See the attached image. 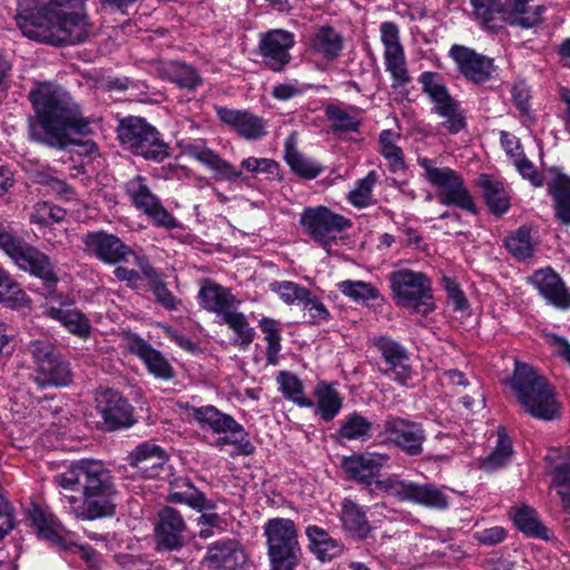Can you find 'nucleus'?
I'll return each mask as SVG.
<instances>
[{
    "instance_id": "nucleus-10",
    "label": "nucleus",
    "mask_w": 570,
    "mask_h": 570,
    "mask_svg": "<svg viewBox=\"0 0 570 570\" xmlns=\"http://www.w3.org/2000/svg\"><path fill=\"white\" fill-rule=\"evenodd\" d=\"M303 232L316 244L330 250L337 235L352 227L351 219L325 206L307 207L299 217Z\"/></svg>"
},
{
    "instance_id": "nucleus-42",
    "label": "nucleus",
    "mask_w": 570,
    "mask_h": 570,
    "mask_svg": "<svg viewBox=\"0 0 570 570\" xmlns=\"http://www.w3.org/2000/svg\"><path fill=\"white\" fill-rule=\"evenodd\" d=\"M548 193L552 198L556 219L570 225V180H551Z\"/></svg>"
},
{
    "instance_id": "nucleus-33",
    "label": "nucleus",
    "mask_w": 570,
    "mask_h": 570,
    "mask_svg": "<svg viewBox=\"0 0 570 570\" xmlns=\"http://www.w3.org/2000/svg\"><path fill=\"white\" fill-rule=\"evenodd\" d=\"M340 520L344 531L354 538L366 539L372 531L366 510L352 499L342 501Z\"/></svg>"
},
{
    "instance_id": "nucleus-30",
    "label": "nucleus",
    "mask_w": 570,
    "mask_h": 570,
    "mask_svg": "<svg viewBox=\"0 0 570 570\" xmlns=\"http://www.w3.org/2000/svg\"><path fill=\"white\" fill-rule=\"evenodd\" d=\"M344 47L342 35L333 27H317L311 36L309 49L326 61L336 60Z\"/></svg>"
},
{
    "instance_id": "nucleus-55",
    "label": "nucleus",
    "mask_w": 570,
    "mask_h": 570,
    "mask_svg": "<svg viewBox=\"0 0 570 570\" xmlns=\"http://www.w3.org/2000/svg\"><path fill=\"white\" fill-rule=\"evenodd\" d=\"M513 453L512 442L503 428L498 430V441L493 451L485 459L483 466L488 470H495L504 466Z\"/></svg>"
},
{
    "instance_id": "nucleus-47",
    "label": "nucleus",
    "mask_w": 570,
    "mask_h": 570,
    "mask_svg": "<svg viewBox=\"0 0 570 570\" xmlns=\"http://www.w3.org/2000/svg\"><path fill=\"white\" fill-rule=\"evenodd\" d=\"M504 244L510 254L520 262H525L533 256L535 245L531 238L530 229L525 226L519 227L509 235Z\"/></svg>"
},
{
    "instance_id": "nucleus-54",
    "label": "nucleus",
    "mask_w": 570,
    "mask_h": 570,
    "mask_svg": "<svg viewBox=\"0 0 570 570\" xmlns=\"http://www.w3.org/2000/svg\"><path fill=\"white\" fill-rule=\"evenodd\" d=\"M384 63L393 78V87L404 86L411 81L403 48L384 51Z\"/></svg>"
},
{
    "instance_id": "nucleus-12",
    "label": "nucleus",
    "mask_w": 570,
    "mask_h": 570,
    "mask_svg": "<svg viewBox=\"0 0 570 570\" xmlns=\"http://www.w3.org/2000/svg\"><path fill=\"white\" fill-rule=\"evenodd\" d=\"M383 434L389 443L409 456H419L423 453L426 432L419 422L390 414L384 420Z\"/></svg>"
},
{
    "instance_id": "nucleus-29",
    "label": "nucleus",
    "mask_w": 570,
    "mask_h": 570,
    "mask_svg": "<svg viewBox=\"0 0 570 570\" xmlns=\"http://www.w3.org/2000/svg\"><path fill=\"white\" fill-rule=\"evenodd\" d=\"M422 91L429 97L433 105V111L438 114L450 109L460 102L453 98L444 82L443 77L433 71H424L419 77Z\"/></svg>"
},
{
    "instance_id": "nucleus-59",
    "label": "nucleus",
    "mask_w": 570,
    "mask_h": 570,
    "mask_svg": "<svg viewBox=\"0 0 570 570\" xmlns=\"http://www.w3.org/2000/svg\"><path fill=\"white\" fill-rule=\"evenodd\" d=\"M299 307L309 324L320 325L331 318V313L323 301L312 291Z\"/></svg>"
},
{
    "instance_id": "nucleus-22",
    "label": "nucleus",
    "mask_w": 570,
    "mask_h": 570,
    "mask_svg": "<svg viewBox=\"0 0 570 570\" xmlns=\"http://www.w3.org/2000/svg\"><path fill=\"white\" fill-rule=\"evenodd\" d=\"M197 298L202 308L214 313L219 320L240 305L230 288L209 278L202 282Z\"/></svg>"
},
{
    "instance_id": "nucleus-35",
    "label": "nucleus",
    "mask_w": 570,
    "mask_h": 570,
    "mask_svg": "<svg viewBox=\"0 0 570 570\" xmlns=\"http://www.w3.org/2000/svg\"><path fill=\"white\" fill-rule=\"evenodd\" d=\"M436 186V198L441 204L455 205L474 213L475 206L463 180H432Z\"/></svg>"
},
{
    "instance_id": "nucleus-2",
    "label": "nucleus",
    "mask_w": 570,
    "mask_h": 570,
    "mask_svg": "<svg viewBox=\"0 0 570 570\" xmlns=\"http://www.w3.org/2000/svg\"><path fill=\"white\" fill-rule=\"evenodd\" d=\"M29 98L36 112L29 125L32 140L63 149L92 132L78 104L61 88L43 83L32 90Z\"/></svg>"
},
{
    "instance_id": "nucleus-50",
    "label": "nucleus",
    "mask_w": 570,
    "mask_h": 570,
    "mask_svg": "<svg viewBox=\"0 0 570 570\" xmlns=\"http://www.w3.org/2000/svg\"><path fill=\"white\" fill-rule=\"evenodd\" d=\"M337 289L355 303L367 304L380 297V291L364 281H342L337 284Z\"/></svg>"
},
{
    "instance_id": "nucleus-9",
    "label": "nucleus",
    "mask_w": 570,
    "mask_h": 570,
    "mask_svg": "<svg viewBox=\"0 0 570 570\" xmlns=\"http://www.w3.org/2000/svg\"><path fill=\"white\" fill-rule=\"evenodd\" d=\"M122 147L145 159L161 161L168 156L167 145L159 138L155 127L140 118H128L118 128Z\"/></svg>"
},
{
    "instance_id": "nucleus-56",
    "label": "nucleus",
    "mask_w": 570,
    "mask_h": 570,
    "mask_svg": "<svg viewBox=\"0 0 570 570\" xmlns=\"http://www.w3.org/2000/svg\"><path fill=\"white\" fill-rule=\"evenodd\" d=\"M237 543L233 540L217 541L208 548L206 560L216 567L230 568L236 562Z\"/></svg>"
},
{
    "instance_id": "nucleus-18",
    "label": "nucleus",
    "mask_w": 570,
    "mask_h": 570,
    "mask_svg": "<svg viewBox=\"0 0 570 570\" xmlns=\"http://www.w3.org/2000/svg\"><path fill=\"white\" fill-rule=\"evenodd\" d=\"M293 33L284 30H272L262 35L258 51L263 63L275 72L282 71L289 63V50L294 47Z\"/></svg>"
},
{
    "instance_id": "nucleus-58",
    "label": "nucleus",
    "mask_w": 570,
    "mask_h": 570,
    "mask_svg": "<svg viewBox=\"0 0 570 570\" xmlns=\"http://www.w3.org/2000/svg\"><path fill=\"white\" fill-rule=\"evenodd\" d=\"M325 112L335 132H356L360 128V119L337 106H328Z\"/></svg>"
},
{
    "instance_id": "nucleus-64",
    "label": "nucleus",
    "mask_w": 570,
    "mask_h": 570,
    "mask_svg": "<svg viewBox=\"0 0 570 570\" xmlns=\"http://www.w3.org/2000/svg\"><path fill=\"white\" fill-rule=\"evenodd\" d=\"M436 115L443 118L441 126L452 135L460 132L466 126L465 114L460 104L450 109L439 111Z\"/></svg>"
},
{
    "instance_id": "nucleus-4",
    "label": "nucleus",
    "mask_w": 570,
    "mask_h": 570,
    "mask_svg": "<svg viewBox=\"0 0 570 570\" xmlns=\"http://www.w3.org/2000/svg\"><path fill=\"white\" fill-rule=\"evenodd\" d=\"M387 278L399 307L423 317L434 312L432 282L424 273L402 268L390 273Z\"/></svg>"
},
{
    "instance_id": "nucleus-21",
    "label": "nucleus",
    "mask_w": 570,
    "mask_h": 570,
    "mask_svg": "<svg viewBox=\"0 0 570 570\" xmlns=\"http://www.w3.org/2000/svg\"><path fill=\"white\" fill-rule=\"evenodd\" d=\"M450 56L456 63L460 72L475 83L487 81L494 71L492 59L468 47L455 45L451 48Z\"/></svg>"
},
{
    "instance_id": "nucleus-48",
    "label": "nucleus",
    "mask_w": 570,
    "mask_h": 570,
    "mask_svg": "<svg viewBox=\"0 0 570 570\" xmlns=\"http://www.w3.org/2000/svg\"><path fill=\"white\" fill-rule=\"evenodd\" d=\"M269 291L287 306H301L311 289L292 281H274L268 285Z\"/></svg>"
},
{
    "instance_id": "nucleus-28",
    "label": "nucleus",
    "mask_w": 570,
    "mask_h": 570,
    "mask_svg": "<svg viewBox=\"0 0 570 570\" xmlns=\"http://www.w3.org/2000/svg\"><path fill=\"white\" fill-rule=\"evenodd\" d=\"M311 552L322 562H330L342 556L344 544L332 538L322 527L311 524L305 529Z\"/></svg>"
},
{
    "instance_id": "nucleus-20",
    "label": "nucleus",
    "mask_w": 570,
    "mask_h": 570,
    "mask_svg": "<svg viewBox=\"0 0 570 570\" xmlns=\"http://www.w3.org/2000/svg\"><path fill=\"white\" fill-rule=\"evenodd\" d=\"M529 283L538 291L542 298L558 309L570 308V292L558 273L552 268L535 271Z\"/></svg>"
},
{
    "instance_id": "nucleus-45",
    "label": "nucleus",
    "mask_w": 570,
    "mask_h": 570,
    "mask_svg": "<svg viewBox=\"0 0 570 570\" xmlns=\"http://www.w3.org/2000/svg\"><path fill=\"white\" fill-rule=\"evenodd\" d=\"M513 522L528 537L548 539V529L539 520L535 510L528 505L515 509Z\"/></svg>"
},
{
    "instance_id": "nucleus-3",
    "label": "nucleus",
    "mask_w": 570,
    "mask_h": 570,
    "mask_svg": "<svg viewBox=\"0 0 570 570\" xmlns=\"http://www.w3.org/2000/svg\"><path fill=\"white\" fill-rule=\"evenodd\" d=\"M509 385L519 404L532 417L551 421L558 415L559 407L553 389L530 365L515 361Z\"/></svg>"
},
{
    "instance_id": "nucleus-52",
    "label": "nucleus",
    "mask_w": 570,
    "mask_h": 570,
    "mask_svg": "<svg viewBox=\"0 0 570 570\" xmlns=\"http://www.w3.org/2000/svg\"><path fill=\"white\" fill-rule=\"evenodd\" d=\"M0 302L8 307H20L28 304V297L10 274L0 267Z\"/></svg>"
},
{
    "instance_id": "nucleus-62",
    "label": "nucleus",
    "mask_w": 570,
    "mask_h": 570,
    "mask_svg": "<svg viewBox=\"0 0 570 570\" xmlns=\"http://www.w3.org/2000/svg\"><path fill=\"white\" fill-rule=\"evenodd\" d=\"M196 159L200 163L207 165L215 171L226 175L229 177H239L242 175L240 171L236 170L226 160L222 159L217 154L208 148H202L200 150L195 153Z\"/></svg>"
},
{
    "instance_id": "nucleus-7",
    "label": "nucleus",
    "mask_w": 570,
    "mask_h": 570,
    "mask_svg": "<svg viewBox=\"0 0 570 570\" xmlns=\"http://www.w3.org/2000/svg\"><path fill=\"white\" fill-rule=\"evenodd\" d=\"M35 363L33 381L40 387H63L72 382V372L59 350L50 342L35 340L28 344Z\"/></svg>"
},
{
    "instance_id": "nucleus-53",
    "label": "nucleus",
    "mask_w": 570,
    "mask_h": 570,
    "mask_svg": "<svg viewBox=\"0 0 570 570\" xmlns=\"http://www.w3.org/2000/svg\"><path fill=\"white\" fill-rule=\"evenodd\" d=\"M553 482L561 498L563 511L567 513L563 522L570 535V459L556 468Z\"/></svg>"
},
{
    "instance_id": "nucleus-49",
    "label": "nucleus",
    "mask_w": 570,
    "mask_h": 570,
    "mask_svg": "<svg viewBox=\"0 0 570 570\" xmlns=\"http://www.w3.org/2000/svg\"><path fill=\"white\" fill-rule=\"evenodd\" d=\"M530 0H507L510 11L508 13L509 23L522 28H532L541 21V7L529 10L527 3Z\"/></svg>"
},
{
    "instance_id": "nucleus-57",
    "label": "nucleus",
    "mask_w": 570,
    "mask_h": 570,
    "mask_svg": "<svg viewBox=\"0 0 570 570\" xmlns=\"http://www.w3.org/2000/svg\"><path fill=\"white\" fill-rule=\"evenodd\" d=\"M66 215V210L59 206L51 205L47 202L38 203L35 205L33 212L30 215V223L47 227L63 222Z\"/></svg>"
},
{
    "instance_id": "nucleus-44",
    "label": "nucleus",
    "mask_w": 570,
    "mask_h": 570,
    "mask_svg": "<svg viewBox=\"0 0 570 570\" xmlns=\"http://www.w3.org/2000/svg\"><path fill=\"white\" fill-rule=\"evenodd\" d=\"M219 322L233 331L235 344L240 348L246 350L253 343L256 334L255 330L248 323L246 315L239 312L238 308L230 311Z\"/></svg>"
},
{
    "instance_id": "nucleus-40",
    "label": "nucleus",
    "mask_w": 570,
    "mask_h": 570,
    "mask_svg": "<svg viewBox=\"0 0 570 570\" xmlns=\"http://www.w3.org/2000/svg\"><path fill=\"white\" fill-rule=\"evenodd\" d=\"M276 382L278 384V391L285 399L292 401L299 407L314 406V401L305 395L303 382L297 375L287 371H281L276 376Z\"/></svg>"
},
{
    "instance_id": "nucleus-5",
    "label": "nucleus",
    "mask_w": 570,
    "mask_h": 570,
    "mask_svg": "<svg viewBox=\"0 0 570 570\" xmlns=\"http://www.w3.org/2000/svg\"><path fill=\"white\" fill-rule=\"evenodd\" d=\"M53 483L65 491H115V478L104 462L82 459L72 462L63 472L53 476Z\"/></svg>"
},
{
    "instance_id": "nucleus-1",
    "label": "nucleus",
    "mask_w": 570,
    "mask_h": 570,
    "mask_svg": "<svg viewBox=\"0 0 570 570\" xmlns=\"http://www.w3.org/2000/svg\"><path fill=\"white\" fill-rule=\"evenodd\" d=\"M86 0H18L17 26L31 40L52 46L87 40Z\"/></svg>"
},
{
    "instance_id": "nucleus-31",
    "label": "nucleus",
    "mask_w": 570,
    "mask_h": 570,
    "mask_svg": "<svg viewBox=\"0 0 570 570\" xmlns=\"http://www.w3.org/2000/svg\"><path fill=\"white\" fill-rule=\"evenodd\" d=\"M46 314L79 338L86 340L91 335L92 326L87 315L77 308H70L66 302L60 307L47 308Z\"/></svg>"
},
{
    "instance_id": "nucleus-39",
    "label": "nucleus",
    "mask_w": 570,
    "mask_h": 570,
    "mask_svg": "<svg viewBox=\"0 0 570 570\" xmlns=\"http://www.w3.org/2000/svg\"><path fill=\"white\" fill-rule=\"evenodd\" d=\"M258 326L264 334V342L266 344V362L268 365H277L281 360L282 351V328L279 323L271 317H263L259 320Z\"/></svg>"
},
{
    "instance_id": "nucleus-24",
    "label": "nucleus",
    "mask_w": 570,
    "mask_h": 570,
    "mask_svg": "<svg viewBox=\"0 0 570 570\" xmlns=\"http://www.w3.org/2000/svg\"><path fill=\"white\" fill-rule=\"evenodd\" d=\"M215 110L218 119L244 139L257 140L266 135L264 119L248 110L222 106L215 107Z\"/></svg>"
},
{
    "instance_id": "nucleus-43",
    "label": "nucleus",
    "mask_w": 570,
    "mask_h": 570,
    "mask_svg": "<svg viewBox=\"0 0 570 570\" xmlns=\"http://www.w3.org/2000/svg\"><path fill=\"white\" fill-rule=\"evenodd\" d=\"M285 160L292 170L304 178H315L323 174V167L294 148L291 139L285 144Z\"/></svg>"
},
{
    "instance_id": "nucleus-41",
    "label": "nucleus",
    "mask_w": 570,
    "mask_h": 570,
    "mask_svg": "<svg viewBox=\"0 0 570 570\" xmlns=\"http://www.w3.org/2000/svg\"><path fill=\"white\" fill-rule=\"evenodd\" d=\"M472 13L483 27L494 29L497 20L509 22L508 11L504 10L501 0H470Z\"/></svg>"
},
{
    "instance_id": "nucleus-32",
    "label": "nucleus",
    "mask_w": 570,
    "mask_h": 570,
    "mask_svg": "<svg viewBox=\"0 0 570 570\" xmlns=\"http://www.w3.org/2000/svg\"><path fill=\"white\" fill-rule=\"evenodd\" d=\"M314 413L324 422L333 421L343 407V396L335 384L320 382L314 389Z\"/></svg>"
},
{
    "instance_id": "nucleus-23",
    "label": "nucleus",
    "mask_w": 570,
    "mask_h": 570,
    "mask_svg": "<svg viewBox=\"0 0 570 570\" xmlns=\"http://www.w3.org/2000/svg\"><path fill=\"white\" fill-rule=\"evenodd\" d=\"M389 460L390 456L383 453H361L343 458L341 466L348 479L371 487L373 479Z\"/></svg>"
},
{
    "instance_id": "nucleus-25",
    "label": "nucleus",
    "mask_w": 570,
    "mask_h": 570,
    "mask_svg": "<svg viewBox=\"0 0 570 570\" xmlns=\"http://www.w3.org/2000/svg\"><path fill=\"white\" fill-rule=\"evenodd\" d=\"M185 521L174 508L166 507L158 512L155 538L159 549L178 550L184 544Z\"/></svg>"
},
{
    "instance_id": "nucleus-27",
    "label": "nucleus",
    "mask_w": 570,
    "mask_h": 570,
    "mask_svg": "<svg viewBox=\"0 0 570 570\" xmlns=\"http://www.w3.org/2000/svg\"><path fill=\"white\" fill-rule=\"evenodd\" d=\"M153 68L157 76L176 83L180 88L194 90L203 82L194 67L180 61L159 60L154 63Z\"/></svg>"
},
{
    "instance_id": "nucleus-17",
    "label": "nucleus",
    "mask_w": 570,
    "mask_h": 570,
    "mask_svg": "<svg viewBox=\"0 0 570 570\" xmlns=\"http://www.w3.org/2000/svg\"><path fill=\"white\" fill-rule=\"evenodd\" d=\"M126 460L132 470V475L142 479L161 478L169 470V458L166 451L158 444L149 441L138 444L129 452Z\"/></svg>"
},
{
    "instance_id": "nucleus-26",
    "label": "nucleus",
    "mask_w": 570,
    "mask_h": 570,
    "mask_svg": "<svg viewBox=\"0 0 570 570\" xmlns=\"http://www.w3.org/2000/svg\"><path fill=\"white\" fill-rule=\"evenodd\" d=\"M128 350L144 362L148 372L156 379L169 381L175 376L174 367L168 360L141 337L132 335Z\"/></svg>"
},
{
    "instance_id": "nucleus-16",
    "label": "nucleus",
    "mask_w": 570,
    "mask_h": 570,
    "mask_svg": "<svg viewBox=\"0 0 570 570\" xmlns=\"http://www.w3.org/2000/svg\"><path fill=\"white\" fill-rule=\"evenodd\" d=\"M95 401L105 430L116 431L135 423L131 404L118 391L102 389L96 393Z\"/></svg>"
},
{
    "instance_id": "nucleus-51",
    "label": "nucleus",
    "mask_w": 570,
    "mask_h": 570,
    "mask_svg": "<svg viewBox=\"0 0 570 570\" xmlns=\"http://www.w3.org/2000/svg\"><path fill=\"white\" fill-rule=\"evenodd\" d=\"M484 200L494 215H502L510 208V197L500 180H482Z\"/></svg>"
},
{
    "instance_id": "nucleus-34",
    "label": "nucleus",
    "mask_w": 570,
    "mask_h": 570,
    "mask_svg": "<svg viewBox=\"0 0 570 570\" xmlns=\"http://www.w3.org/2000/svg\"><path fill=\"white\" fill-rule=\"evenodd\" d=\"M167 500L173 503L187 504L199 511L214 508V504L207 501L204 493L187 478H175L169 482Z\"/></svg>"
},
{
    "instance_id": "nucleus-14",
    "label": "nucleus",
    "mask_w": 570,
    "mask_h": 570,
    "mask_svg": "<svg viewBox=\"0 0 570 570\" xmlns=\"http://www.w3.org/2000/svg\"><path fill=\"white\" fill-rule=\"evenodd\" d=\"M373 345L380 352L386 368L384 374L402 386H409L414 371L410 363V353L405 346L390 336H379L373 340Z\"/></svg>"
},
{
    "instance_id": "nucleus-37",
    "label": "nucleus",
    "mask_w": 570,
    "mask_h": 570,
    "mask_svg": "<svg viewBox=\"0 0 570 570\" xmlns=\"http://www.w3.org/2000/svg\"><path fill=\"white\" fill-rule=\"evenodd\" d=\"M400 139L401 134L392 129L382 130L379 135V151L393 173H400L405 168L403 150L397 145Z\"/></svg>"
},
{
    "instance_id": "nucleus-11",
    "label": "nucleus",
    "mask_w": 570,
    "mask_h": 570,
    "mask_svg": "<svg viewBox=\"0 0 570 570\" xmlns=\"http://www.w3.org/2000/svg\"><path fill=\"white\" fill-rule=\"evenodd\" d=\"M62 508L80 520L111 517L116 512L115 491L81 492V495L60 493Z\"/></svg>"
},
{
    "instance_id": "nucleus-63",
    "label": "nucleus",
    "mask_w": 570,
    "mask_h": 570,
    "mask_svg": "<svg viewBox=\"0 0 570 570\" xmlns=\"http://www.w3.org/2000/svg\"><path fill=\"white\" fill-rule=\"evenodd\" d=\"M410 482L411 481H402L387 476L377 480L373 479L372 485H374V489L377 491L387 493L400 501H406Z\"/></svg>"
},
{
    "instance_id": "nucleus-13",
    "label": "nucleus",
    "mask_w": 570,
    "mask_h": 570,
    "mask_svg": "<svg viewBox=\"0 0 570 570\" xmlns=\"http://www.w3.org/2000/svg\"><path fill=\"white\" fill-rule=\"evenodd\" d=\"M29 520L38 535L53 544L79 553L87 562H95L96 551L89 546H81L63 537L62 525L50 514H47L40 507H32L29 510Z\"/></svg>"
},
{
    "instance_id": "nucleus-36",
    "label": "nucleus",
    "mask_w": 570,
    "mask_h": 570,
    "mask_svg": "<svg viewBox=\"0 0 570 570\" xmlns=\"http://www.w3.org/2000/svg\"><path fill=\"white\" fill-rule=\"evenodd\" d=\"M406 501L431 509L445 510L450 505L446 493L432 483L410 482Z\"/></svg>"
},
{
    "instance_id": "nucleus-6",
    "label": "nucleus",
    "mask_w": 570,
    "mask_h": 570,
    "mask_svg": "<svg viewBox=\"0 0 570 570\" xmlns=\"http://www.w3.org/2000/svg\"><path fill=\"white\" fill-rule=\"evenodd\" d=\"M193 417L202 429L220 435L216 440V446L223 449L227 444L237 445L240 454L250 455L255 446L248 439L244 426L232 415L222 412L214 405H204L193 409Z\"/></svg>"
},
{
    "instance_id": "nucleus-61",
    "label": "nucleus",
    "mask_w": 570,
    "mask_h": 570,
    "mask_svg": "<svg viewBox=\"0 0 570 570\" xmlns=\"http://www.w3.org/2000/svg\"><path fill=\"white\" fill-rule=\"evenodd\" d=\"M196 159L200 163L207 165L215 171L226 175L229 177H239L242 175L240 171L236 170L226 160L222 159L217 154L208 148H202L200 150L195 153Z\"/></svg>"
},
{
    "instance_id": "nucleus-15",
    "label": "nucleus",
    "mask_w": 570,
    "mask_h": 570,
    "mask_svg": "<svg viewBox=\"0 0 570 570\" xmlns=\"http://www.w3.org/2000/svg\"><path fill=\"white\" fill-rule=\"evenodd\" d=\"M268 557H302L298 533L293 520L269 519L264 525Z\"/></svg>"
},
{
    "instance_id": "nucleus-60",
    "label": "nucleus",
    "mask_w": 570,
    "mask_h": 570,
    "mask_svg": "<svg viewBox=\"0 0 570 570\" xmlns=\"http://www.w3.org/2000/svg\"><path fill=\"white\" fill-rule=\"evenodd\" d=\"M136 180L127 186V193L132 204L146 215L155 208L159 199L144 185Z\"/></svg>"
},
{
    "instance_id": "nucleus-19",
    "label": "nucleus",
    "mask_w": 570,
    "mask_h": 570,
    "mask_svg": "<svg viewBox=\"0 0 570 570\" xmlns=\"http://www.w3.org/2000/svg\"><path fill=\"white\" fill-rule=\"evenodd\" d=\"M85 250L107 264H117L131 254L119 237L102 230L91 232L82 238Z\"/></svg>"
},
{
    "instance_id": "nucleus-38",
    "label": "nucleus",
    "mask_w": 570,
    "mask_h": 570,
    "mask_svg": "<svg viewBox=\"0 0 570 570\" xmlns=\"http://www.w3.org/2000/svg\"><path fill=\"white\" fill-rule=\"evenodd\" d=\"M373 423L354 411L340 421L338 435L347 441H366L372 436Z\"/></svg>"
},
{
    "instance_id": "nucleus-8",
    "label": "nucleus",
    "mask_w": 570,
    "mask_h": 570,
    "mask_svg": "<svg viewBox=\"0 0 570 570\" xmlns=\"http://www.w3.org/2000/svg\"><path fill=\"white\" fill-rule=\"evenodd\" d=\"M0 249L20 269L42 279L48 287L56 285L58 282L50 258L45 253L3 228H0Z\"/></svg>"
},
{
    "instance_id": "nucleus-46",
    "label": "nucleus",
    "mask_w": 570,
    "mask_h": 570,
    "mask_svg": "<svg viewBox=\"0 0 570 570\" xmlns=\"http://www.w3.org/2000/svg\"><path fill=\"white\" fill-rule=\"evenodd\" d=\"M501 145L507 154V156L511 159L512 164L515 166L518 173L523 178H533L534 168L530 160H528L520 147L519 139L507 131H501Z\"/></svg>"
}]
</instances>
